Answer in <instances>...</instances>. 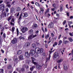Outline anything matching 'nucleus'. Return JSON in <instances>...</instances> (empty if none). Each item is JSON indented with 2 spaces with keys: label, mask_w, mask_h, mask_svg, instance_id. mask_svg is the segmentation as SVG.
<instances>
[{
  "label": "nucleus",
  "mask_w": 73,
  "mask_h": 73,
  "mask_svg": "<svg viewBox=\"0 0 73 73\" xmlns=\"http://www.w3.org/2000/svg\"><path fill=\"white\" fill-rule=\"evenodd\" d=\"M4 8H5V5L4 4H1L0 5V12H1L2 15L6 16L7 15V13L4 11Z\"/></svg>",
  "instance_id": "1"
},
{
  "label": "nucleus",
  "mask_w": 73,
  "mask_h": 73,
  "mask_svg": "<svg viewBox=\"0 0 73 73\" xmlns=\"http://www.w3.org/2000/svg\"><path fill=\"white\" fill-rule=\"evenodd\" d=\"M35 51L36 53L37 54H38V53H42V52H43V49L41 48H40L38 47H37L35 49Z\"/></svg>",
  "instance_id": "2"
},
{
  "label": "nucleus",
  "mask_w": 73,
  "mask_h": 73,
  "mask_svg": "<svg viewBox=\"0 0 73 73\" xmlns=\"http://www.w3.org/2000/svg\"><path fill=\"white\" fill-rule=\"evenodd\" d=\"M28 28L25 27H23L21 29L22 32L23 33H25L28 31Z\"/></svg>",
  "instance_id": "3"
},
{
  "label": "nucleus",
  "mask_w": 73,
  "mask_h": 73,
  "mask_svg": "<svg viewBox=\"0 0 73 73\" xmlns=\"http://www.w3.org/2000/svg\"><path fill=\"white\" fill-rule=\"evenodd\" d=\"M17 39L16 38H14L11 41V43L13 44H15L17 43Z\"/></svg>",
  "instance_id": "4"
},
{
  "label": "nucleus",
  "mask_w": 73,
  "mask_h": 73,
  "mask_svg": "<svg viewBox=\"0 0 73 73\" xmlns=\"http://www.w3.org/2000/svg\"><path fill=\"white\" fill-rule=\"evenodd\" d=\"M55 50H53L52 51H49V52L50 53V54L49 55V57L48 58H46V62H47V61H49V60H50V54H51V53H52V52H54V51Z\"/></svg>",
  "instance_id": "5"
},
{
  "label": "nucleus",
  "mask_w": 73,
  "mask_h": 73,
  "mask_svg": "<svg viewBox=\"0 0 73 73\" xmlns=\"http://www.w3.org/2000/svg\"><path fill=\"white\" fill-rule=\"evenodd\" d=\"M54 57L55 58H58L59 57V54L57 52H56L54 53Z\"/></svg>",
  "instance_id": "6"
},
{
  "label": "nucleus",
  "mask_w": 73,
  "mask_h": 73,
  "mask_svg": "<svg viewBox=\"0 0 73 73\" xmlns=\"http://www.w3.org/2000/svg\"><path fill=\"white\" fill-rule=\"evenodd\" d=\"M10 12L11 14L15 13V9L13 7H12L10 10Z\"/></svg>",
  "instance_id": "7"
},
{
  "label": "nucleus",
  "mask_w": 73,
  "mask_h": 73,
  "mask_svg": "<svg viewBox=\"0 0 73 73\" xmlns=\"http://www.w3.org/2000/svg\"><path fill=\"white\" fill-rule=\"evenodd\" d=\"M31 60H32V62L33 64L36 65H37V63L34 62V61H35V59L33 57H31Z\"/></svg>",
  "instance_id": "8"
},
{
  "label": "nucleus",
  "mask_w": 73,
  "mask_h": 73,
  "mask_svg": "<svg viewBox=\"0 0 73 73\" xmlns=\"http://www.w3.org/2000/svg\"><path fill=\"white\" fill-rule=\"evenodd\" d=\"M30 53L32 56L34 55V54H35V50L33 49L31 50Z\"/></svg>",
  "instance_id": "9"
},
{
  "label": "nucleus",
  "mask_w": 73,
  "mask_h": 73,
  "mask_svg": "<svg viewBox=\"0 0 73 73\" xmlns=\"http://www.w3.org/2000/svg\"><path fill=\"white\" fill-rule=\"evenodd\" d=\"M37 27V25L36 24H34L32 26L33 29H36Z\"/></svg>",
  "instance_id": "10"
},
{
  "label": "nucleus",
  "mask_w": 73,
  "mask_h": 73,
  "mask_svg": "<svg viewBox=\"0 0 73 73\" xmlns=\"http://www.w3.org/2000/svg\"><path fill=\"white\" fill-rule=\"evenodd\" d=\"M54 24L53 23H51L50 24L48 25V28H53V27Z\"/></svg>",
  "instance_id": "11"
},
{
  "label": "nucleus",
  "mask_w": 73,
  "mask_h": 73,
  "mask_svg": "<svg viewBox=\"0 0 73 73\" xmlns=\"http://www.w3.org/2000/svg\"><path fill=\"white\" fill-rule=\"evenodd\" d=\"M25 56L26 57H30V55H29V54L28 53V52H26L25 53Z\"/></svg>",
  "instance_id": "12"
},
{
  "label": "nucleus",
  "mask_w": 73,
  "mask_h": 73,
  "mask_svg": "<svg viewBox=\"0 0 73 73\" xmlns=\"http://www.w3.org/2000/svg\"><path fill=\"white\" fill-rule=\"evenodd\" d=\"M21 11V8L19 7H17L16 8L15 11L16 12H19Z\"/></svg>",
  "instance_id": "13"
},
{
  "label": "nucleus",
  "mask_w": 73,
  "mask_h": 73,
  "mask_svg": "<svg viewBox=\"0 0 73 73\" xmlns=\"http://www.w3.org/2000/svg\"><path fill=\"white\" fill-rule=\"evenodd\" d=\"M11 3V2H7V6L9 8H11V5H10V4Z\"/></svg>",
  "instance_id": "14"
},
{
  "label": "nucleus",
  "mask_w": 73,
  "mask_h": 73,
  "mask_svg": "<svg viewBox=\"0 0 73 73\" xmlns=\"http://www.w3.org/2000/svg\"><path fill=\"white\" fill-rule=\"evenodd\" d=\"M29 46H30V43L29 42H27L25 44V46H26V47L28 48Z\"/></svg>",
  "instance_id": "15"
},
{
  "label": "nucleus",
  "mask_w": 73,
  "mask_h": 73,
  "mask_svg": "<svg viewBox=\"0 0 73 73\" xmlns=\"http://www.w3.org/2000/svg\"><path fill=\"white\" fill-rule=\"evenodd\" d=\"M63 60H64L62 58L58 60L57 62V63H60V62H62L63 61Z\"/></svg>",
  "instance_id": "16"
},
{
  "label": "nucleus",
  "mask_w": 73,
  "mask_h": 73,
  "mask_svg": "<svg viewBox=\"0 0 73 73\" xmlns=\"http://www.w3.org/2000/svg\"><path fill=\"white\" fill-rule=\"evenodd\" d=\"M22 53V50H18L17 51V54L18 55H20V54H21Z\"/></svg>",
  "instance_id": "17"
},
{
  "label": "nucleus",
  "mask_w": 73,
  "mask_h": 73,
  "mask_svg": "<svg viewBox=\"0 0 73 73\" xmlns=\"http://www.w3.org/2000/svg\"><path fill=\"white\" fill-rule=\"evenodd\" d=\"M19 59L20 60H23L24 59V58H23V56L21 55L19 56Z\"/></svg>",
  "instance_id": "18"
},
{
  "label": "nucleus",
  "mask_w": 73,
  "mask_h": 73,
  "mask_svg": "<svg viewBox=\"0 0 73 73\" xmlns=\"http://www.w3.org/2000/svg\"><path fill=\"white\" fill-rule=\"evenodd\" d=\"M64 70H66L68 69V66H67V65L65 64L64 65Z\"/></svg>",
  "instance_id": "19"
},
{
  "label": "nucleus",
  "mask_w": 73,
  "mask_h": 73,
  "mask_svg": "<svg viewBox=\"0 0 73 73\" xmlns=\"http://www.w3.org/2000/svg\"><path fill=\"white\" fill-rule=\"evenodd\" d=\"M72 21H69L68 22V25L69 26V27L70 28H71V26H70V24H72Z\"/></svg>",
  "instance_id": "20"
},
{
  "label": "nucleus",
  "mask_w": 73,
  "mask_h": 73,
  "mask_svg": "<svg viewBox=\"0 0 73 73\" xmlns=\"http://www.w3.org/2000/svg\"><path fill=\"white\" fill-rule=\"evenodd\" d=\"M23 14L24 15L23 16V17H27V16H28V13H24Z\"/></svg>",
  "instance_id": "21"
},
{
  "label": "nucleus",
  "mask_w": 73,
  "mask_h": 73,
  "mask_svg": "<svg viewBox=\"0 0 73 73\" xmlns=\"http://www.w3.org/2000/svg\"><path fill=\"white\" fill-rule=\"evenodd\" d=\"M42 66H41L40 65H38L36 67V68L38 69H40L41 68Z\"/></svg>",
  "instance_id": "22"
},
{
  "label": "nucleus",
  "mask_w": 73,
  "mask_h": 73,
  "mask_svg": "<svg viewBox=\"0 0 73 73\" xmlns=\"http://www.w3.org/2000/svg\"><path fill=\"white\" fill-rule=\"evenodd\" d=\"M32 38H33V35H32L29 36L28 38V40H29L31 39H32Z\"/></svg>",
  "instance_id": "23"
},
{
  "label": "nucleus",
  "mask_w": 73,
  "mask_h": 73,
  "mask_svg": "<svg viewBox=\"0 0 73 73\" xmlns=\"http://www.w3.org/2000/svg\"><path fill=\"white\" fill-rule=\"evenodd\" d=\"M23 16V13H21L20 15V16L18 19V20H21V19H22V18H21V17H22Z\"/></svg>",
  "instance_id": "24"
},
{
  "label": "nucleus",
  "mask_w": 73,
  "mask_h": 73,
  "mask_svg": "<svg viewBox=\"0 0 73 73\" xmlns=\"http://www.w3.org/2000/svg\"><path fill=\"white\" fill-rule=\"evenodd\" d=\"M29 32L30 34H32L33 33V29H31L29 31Z\"/></svg>",
  "instance_id": "25"
},
{
  "label": "nucleus",
  "mask_w": 73,
  "mask_h": 73,
  "mask_svg": "<svg viewBox=\"0 0 73 73\" xmlns=\"http://www.w3.org/2000/svg\"><path fill=\"white\" fill-rule=\"evenodd\" d=\"M7 68L8 69H11V68H12V65H9L7 66Z\"/></svg>",
  "instance_id": "26"
},
{
  "label": "nucleus",
  "mask_w": 73,
  "mask_h": 73,
  "mask_svg": "<svg viewBox=\"0 0 73 73\" xmlns=\"http://www.w3.org/2000/svg\"><path fill=\"white\" fill-rule=\"evenodd\" d=\"M32 46L34 48H36V44L33 43L32 44Z\"/></svg>",
  "instance_id": "27"
},
{
  "label": "nucleus",
  "mask_w": 73,
  "mask_h": 73,
  "mask_svg": "<svg viewBox=\"0 0 73 73\" xmlns=\"http://www.w3.org/2000/svg\"><path fill=\"white\" fill-rule=\"evenodd\" d=\"M63 42L65 44H66L67 43H68V42H69V41L67 40H64Z\"/></svg>",
  "instance_id": "28"
},
{
  "label": "nucleus",
  "mask_w": 73,
  "mask_h": 73,
  "mask_svg": "<svg viewBox=\"0 0 73 73\" xmlns=\"http://www.w3.org/2000/svg\"><path fill=\"white\" fill-rule=\"evenodd\" d=\"M62 40H59L58 44V45H61V44L62 43Z\"/></svg>",
  "instance_id": "29"
},
{
  "label": "nucleus",
  "mask_w": 73,
  "mask_h": 73,
  "mask_svg": "<svg viewBox=\"0 0 73 73\" xmlns=\"http://www.w3.org/2000/svg\"><path fill=\"white\" fill-rule=\"evenodd\" d=\"M57 45V42H54V44H53V47H55V46H56Z\"/></svg>",
  "instance_id": "30"
},
{
  "label": "nucleus",
  "mask_w": 73,
  "mask_h": 73,
  "mask_svg": "<svg viewBox=\"0 0 73 73\" xmlns=\"http://www.w3.org/2000/svg\"><path fill=\"white\" fill-rule=\"evenodd\" d=\"M45 38L46 40H47L48 38H49V35H46L45 36Z\"/></svg>",
  "instance_id": "31"
},
{
  "label": "nucleus",
  "mask_w": 73,
  "mask_h": 73,
  "mask_svg": "<svg viewBox=\"0 0 73 73\" xmlns=\"http://www.w3.org/2000/svg\"><path fill=\"white\" fill-rule=\"evenodd\" d=\"M35 68V67L33 66L32 67H31L30 68V70L31 71H32L33 70V69Z\"/></svg>",
  "instance_id": "32"
},
{
  "label": "nucleus",
  "mask_w": 73,
  "mask_h": 73,
  "mask_svg": "<svg viewBox=\"0 0 73 73\" xmlns=\"http://www.w3.org/2000/svg\"><path fill=\"white\" fill-rule=\"evenodd\" d=\"M15 27H13L11 29V31H12L13 32V33L14 32V31H15Z\"/></svg>",
  "instance_id": "33"
},
{
  "label": "nucleus",
  "mask_w": 73,
  "mask_h": 73,
  "mask_svg": "<svg viewBox=\"0 0 73 73\" xmlns=\"http://www.w3.org/2000/svg\"><path fill=\"white\" fill-rule=\"evenodd\" d=\"M12 19V16H11V17H9L7 19V20L9 21H10L11 20V19Z\"/></svg>",
  "instance_id": "34"
},
{
  "label": "nucleus",
  "mask_w": 73,
  "mask_h": 73,
  "mask_svg": "<svg viewBox=\"0 0 73 73\" xmlns=\"http://www.w3.org/2000/svg\"><path fill=\"white\" fill-rule=\"evenodd\" d=\"M35 5H36V6H38V7H40V5L39 4V3L37 2H36L35 3Z\"/></svg>",
  "instance_id": "35"
},
{
  "label": "nucleus",
  "mask_w": 73,
  "mask_h": 73,
  "mask_svg": "<svg viewBox=\"0 0 73 73\" xmlns=\"http://www.w3.org/2000/svg\"><path fill=\"white\" fill-rule=\"evenodd\" d=\"M4 72V70L3 69H0V73H3Z\"/></svg>",
  "instance_id": "36"
},
{
  "label": "nucleus",
  "mask_w": 73,
  "mask_h": 73,
  "mask_svg": "<svg viewBox=\"0 0 73 73\" xmlns=\"http://www.w3.org/2000/svg\"><path fill=\"white\" fill-rule=\"evenodd\" d=\"M19 16V13H16L15 14V16H16V17H18Z\"/></svg>",
  "instance_id": "37"
},
{
  "label": "nucleus",
  "mask_w": 73,
  "mask_h": 73,
  "mask_svg": "<svg viewBox=\"0 0 73 73\" xmlns=\"http://www.w3.org/2000/svg\"><path fill=\"white\" fill-rule=\"evenodd\" d=\"M60 11H62V10H63V8L62 7V5H61L60 6Z\"/></svg>",
  "instance_id": "38"
},
{
  "label": "nucleus",
  "mask_w": 73,
  "mask_h": 73,
  "mask_svg": "<svg viewBox=\"0 0 73 73\" xmlns=\"http://www.w3.org/2000/svg\"><path fill=\"white\" fill-rule=\"evenodd\" d=\"M68 39L71 42H72V41H73V39L71 38H69Z\"/></svg>",
  "instance_id": "39"
},
{
  "label": "nucleus",
  "mask_w": 73,
  "mask_h": 73,
  "mask_svg": "<svg viewBox=\"0 0 73 73\" xmlns=\"http://www.w3.org/2000/svg\"><path fill=\"white\" fill-rule=\"evenodd\" d=\"M21 71H22V72H24V71H25V68H23L21 69V70H20L19 72H21Z\"/></svg>",
  "instance_id": "40"
},
{
  "label": "nucleus",
  "mask_w": 73,
  "mask_h": 73,
  "mask_svg": "<svg viewBox=\"0 0 73 73\" xmlns=\"http://www.w3.org/2000/svg\"><path fill=\"white\" fill-rule=\"evenodd\" d=\"M14 60L15 61H17V57L16 56L14 58Z\"/></svg>",
  "instance_id": "41"
},
{
  "label": "nucleus",
  "mask_w": 73,
  "mask_h": 73,
  "mask_svg": "<svg viewBox=\"0 0 73 73\" xmlns=\"http://www.w3.org/2000/svg\"><path fill=\"white\" fill-rule=\"evenodd\" d=\"M38 31H37L35 32V33L36 35H38Z\"/></svg>",
  "instance_id": "42"
},
{
  "label": "nucleus",
  "mask_w": 73,
  "mask_h": 73,
  "mask_svg": "<svg viewBox=\"0 0 73 73\" xmlns=\"http://www.w3.org/2000/svg\"><path fill=\"white\" fill-rule=\"evenodd\" d=\"M66 20H64L63 21V25H65V24H66Z\"/></svg>",
  "instance_id": "43"
},
{
  "label": "nucleus",
  "mask_w": 73,
  "mask_h": 73,
  "mask_svg": "<svg viewBox=\"0 0 73 73\" xmlns=\"http://www.w3.org/2000/svg\"><path fill=\"white\" fill-rule=\"evenodd\" d=\"M72 33H69V35L70 36H71L72 37H73V34H72Z\"/></svg>",
  "instance_id": "44"
},
{
  "label": "nucleus",
  "mask_w": 73,
  "mask_h": 73,
  "mask_svg": "<svg viewBox=\"0 0 73 73\" xmlns=\"http://www.w3.org/2000/svg\"><path fill=\"white\" fill-rule=\"evenodd\" d=\"M10 24L11 25H12V27H13L14 26V23H12V22H11Z\"/></svg>",
  "instance_id": "45"
},
{
  "label": "nucleus",
  "mask_w": 73,
  "mask_h": 73,
  "mask_svg": "<svg viewBox=\"0 0 73 73\" xmlns=\"http://www.w3.org/2000/svg\"><path fill=\"white\" fill-rule=\"evenodd\" d=\"M36 36H38V35H33V38H34V37H36Z\"/></svg>",
  "instance_id": "46"
},
{
  "label": "nucleus",
  "mask_w": 73,
  "mask_h": 73,
  "mask_svg": "<svg viewBox=\"0 0 73 73\" xmlns=\"http://www.w3.org/2000/svg\"><path fill=\"white\" fill-rule=\"evenodd\" d=\"M3 3V0H0V4H2Z\"/></svg>",
  "instance_id": "47"
},
{
  "label": "nucleus",
  "mask_w": 73,
  "mask_h": 73,
  "mask_svg": "<svg viewBox=\"0 0 73 73\" xmlns=\"http://www.w3.org/2000/svg\"><path fill=\"white\" fill-rule=\"evenodd\" d=\"M66 15H67V16H69V13L67 12H66Z\"/></svg>",
  "instance_id": "48"
},
{
  "label": "nucleus",
  "mask_w": 73,
  "mask_h": 73,
  "mask_svg": "<svg viewBox=\"0 0 73 73\" xmlns=\"http://www.w3.org/2000/svg\"><path fill=\"white\" fill-rule=\"evenodd\" d=\"M52 5V7H54V8L55 7V6H56V4L53 3Z\"/></svg>",
  "instance_id": "49"
},
{
  "label": "nucleus",
  "mask_w": 73,
  "mask_h": 73,
  "mask_svg": "<svg viewBox=\"0 0 73 73\" xmlns=\"http://www.w3.org/2000/svg\"><path fill=\"white\" fill-rule=\"evenodd\" d=\"M49 9H48L46 11V13H48V12H49Z\"/></svg>",
  "instance_id": "50"
},
{
  "label": "nucleus",
  "mask_w": 73,
  "mask_h": 73,
  "mask_svg": "<svg viewBox=\"0 0 73 73\" xmlns=\"http://www.w3.org/2000/svg\"><path fill=\"white\" fill-rule=\"evenodd\" d=\"M61 35H60L58 36V39H60V38H61Z\"/></svg>",
  "instance_id": "51"
},
{
  "label": "nucleus",
  "mask_w": 73,
  "mask_h": 73,
  "mask_svg": "<svg viewBox=\"0 0 73 73\" xmlns=\"http://www.w3.org/2000/svg\"><path fill=\"white\" fill-rule=\"evenodd\" d=\"M68 5L67 4L66 5V7L67 9H69V8H68Z\"/></svg>",
  "instance_id": "52"
},
{
  "label": "nucleus",
  "mask_w": 73,
  "mask_h": 73,
  "mask_svg": "<svg viewBox=\"0 0 73 73\" xmlns=\"http://www.w3.org/2000/svg\"><path fill=\"white\" fill-rule=\"evenodd\" d=\"M1 51L2 52V53H4V51L3 50V49H1Z\"/></svg>",
  "instance_id": "53"
},
{
  "label": "nucleus",
  "mask_w": 73,
  "mask_h": 73,
  "mask_svg": "<svg viewBox=\"0 0 73 73\" xmlns=\"http://www.w3.org/2000/svg\"><path fill=\"white\" fill-rule=\"evenodd\" d=\"M17 35H18V34H19V29L17 28Z\"/></svg>",
  "instance_id": "54"
},
{
  "label": "nucleus",
  "mask_w": 73,
  "mask_h": 73,
  "mask_svg": "<svg viewBox=\"0 0 73 73\" xmlns=\"http://www.w3.org/2000/svg\"><path fill=\"white\" fill-rule=\"evenodd\" d=\"M9 11V9H8V8H7L6 9V12H8Z\"/></svg>",
  "instance_id": "55"
},
{
  "label": "nucleus",
  "mask_w": 73,
  "mask_h": 73,
  "mask_svg": "<svg viewBox=\"0 0 73 73\" xmlns=\"http://www.w3.org/2000/svg\"><path fill=\"white\" fill-rule=\"evenodd\" d=\"M3 37L4 38H5V34L4 33L3 34Z\"/></svg>",
  "instance_id": "56"
},
{
  "label": "nucleus",
  "mask_w": 73,
  "mask_h": 73,
  "mask_svg": "<svg viewBox=\"0 0 73 73\" xmlns=\"http://www.w3.org/2000/svg\"><path fill=\"white\" fill-rule=\"evenodd\" d=\"M23 37H22V36H21L19 37V38H20V39H23Z\"/></svg>",
  "instance_id": "57"
},
{
  "label": "nucleus",
  "mask_w": 73,
  "mask_h": 73,
  "mask_svg": "<svg viewBox=\"0 0 73 73\" xmlns=\"http://www.w3.org/2000/svg\"><path fill=\"white\" fill-rule=\"evenodd\" d=\"M51 36L52 37H53V36H54V34L53 33H51Z\"/></svg>",
  "instance_id": "58"
},
{
  "label": "nucleus",
  "mask_w": 73,
  "mask_h": 73,
  "mask_svg": "<svg viewBox=\"0 0 73 73\" xmlns=\"http://www.w3.org/2000/svg\"><path fill=\"white\" fill-rule=\"evenodd\" d=\"M4 28L3 27L2 28V30H1V32H3V31H4Z\"/></svg>",
  "instance_id": "59"
},
{
  "label": "nucleus",
  "mask_w": 73,
  "mask_h": 73,
  "mask_svg": "<svg viewBox=\"0 0 73 73\" xmlns=\"http://www.w3.org/2000/svg\"><path fill=\"white\" fill-rule=\"evenodd\" d=\"M40 11H44V9H42V8H40Z\"/></svg>",
  "instance_id": "60"
},
{
  "label": "nucleus",
  "mask_w": 73,
  "mask_h": 73,
  "mask_svg": "<svg viewBox=\"0 0 73 73\" xmlns=\"http://www.w3.org/2000/svg\"><path fill=\"white\" fill-rule=\"evenodd\" d=\"M40 14H42L43 13V11H40Z\"/></svg>",
  "instance_id": "61"
},
{
  "label": "nucleus",
  "mask_w": 73,
  "mask_h": 73,
  "mask_svg": "<svg viewBox=\"0 0 73 73\" xmlns=\"http://www.w3.org/2000/svg\"><path fill=\"white\" fill-rule=\"evenodd\" d=\"M14 3H15V1H14L11 4V5H13V4H14Z\"/></svg>",
  "instance_id": "62"
},
{
  "label": "nucleus",
  "mask_w": 73,
  "mask_h": 73,
  "mask_svg": "<svg viewBox=\"0 0 73 73\" xmlns=\"http://www.w3.org/2000/svg\"><path fill=\"white\" fill-rule=\"evenodd\" d=\"M12 23H14V19H12L11 21Z\"/></svg>",
  "instance_id": "63"
},
{
  "label": "nucleus",
  "mask_w": 73,
  "mask_h": 73,
  "mask_svg": "<svg viewBox=\"0 0 73 73\" xmlns=\"http://www.w3.org/2000/svg\"><path fill=\"white\" fill-rule=\"evenodd\" d=\"M45 32H47V29L46 28H45Z\"/></svg>",
  "instance_id": "64"
}]
</instances>
